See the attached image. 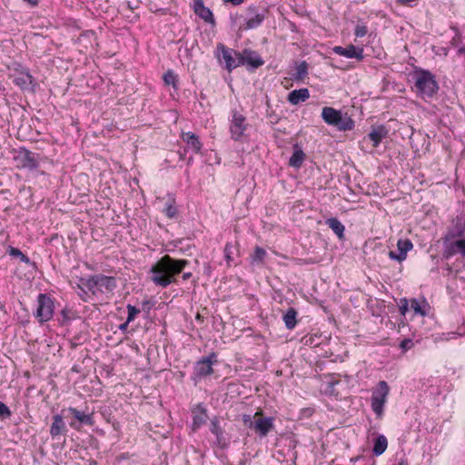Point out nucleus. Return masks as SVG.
Listing matches in <instances>:
<instances>
[{
	"label": "nucleus",
	"instance_id": "6ab92c4d",
	"mask_svg": "<svg viewBox=\"0 0 465 465\" xmlns=\"http://www.w3.org/2000/svg\"><path fill=\"white\" fill-rule=\"evenodd\" d=\"M23 90H33V77L28 73L19 74L14 80Z\"/></svg>",
	"mask_w": 465,
	"mask_h": 465
},
{
	"label": "nucleus",
	"instance_id": "8fccbe9b",
	"mask_svg": "<svg viewBox=\"0 0 465 465\" xmlns=\"http://www.w3.org/2000/svg\"><path fill=\"white\" fill-rule=\"evenodd\" d=\"M458 52H459V54H465V47H461V48H460Z\"/></svg>",
	"mask_w": 465,
	"mask_h": 465
},
{
	"label": "nucleus",
	"instance_id": "c756f323",
	"mask_svg": "<svg viewBox=\"0 0 465 465\" xmlns=\"http://www.w3.org/2000/svg\"><path fill=\"white\" fill-rule=\"evenodd\" d=\"M174 198H173L172 196H169L168 199H167V202L165 203V208L163 210L164 213L166 214V216L168 218H173L175 217L176 213H177V208L176 206L174 205Z\"/></svg>",
	"mask_w": 465,
	"mask_h": 465
},
{
	"label": "nucleus",
	"instance_id": "423d86ee",
	"mask_svg": "<svg viewBox=\"0 0 465 465\" xmlns=\"http://www.w3.org/2000/svg\"><path fill=\"white\" fill-rule=\"evenodd\" d=\"M243 421L245 424L250 422L249 427L261 437H265L273 428V419L269 417L264 418L260 412H256L254 414L253 420H252L250 415H245L243 417Z\"/></svg>",
	"mask_w": 465,
	"mask_h": 465
},
{
	"label": "nucleus",
	"instance_id": "4be33fe9",
	"mask_svg": "<svg viewBox=\"0 0 465 465\" xmlns=\"http://www.w3.org/2000/svg\"><path fill=\"white\" fill-rule=\"evenodd\" d=\"M67 411H69L80 423H84V424H87V425L93 424L92 415L85 414L84 412H82L73 407L68 408Z\"/></svg>",
	"mask_w": 465,
	"mask_h": 465
},
{
	"label": "nucleus",
	"instance_id": "c85d7f7f",
	"mask_svg": "<svg viewBox=\"0 0 465 465\" xmlns=\"http://www.w3.org/2000/svg\"><path fill=\"white\" fill-rule=\"evenodd\" d=\"M304 158V153L300 149H296L289 160V164L292 167H300L302 164Z\"/></svg>",
	"mask_w": 465,
	"mask_h": 465
},
{
	"label": "nucleus",
	"instance_id": "6e6552de",
	"mask_svg": "<svg viewBox=\"0 0 465 465\" xmlns=\"http://www.w3.org/2000/svg\"><path fill=\"white\" fill-rule=\"evenodd\" d=\"M247 125L246 118L242 114L234 112L230 127L232 138L239 140L244 134Z\"/></svg>",
	"mask_w": 465,
	"mask_h": 465
},
{
	"label": "nucleus",
	"instance_id": "a19ab883",
	"mask_svg": "<svg viewBox=\"0 0 465 465\" xmlns=\"http://www.w3.org/2000/svg\"><path fill=\"white\" fill-rule=\"evenodd\" d=\"M78 288L81 290V292L79 293L80 297L84 300V301H86V295H87V291L85 289H87L84 284L83 282H81V284L78 285Z\"/></svg>",
	"mask_w": 465,
	"mask_h": 465
},
{
	"label": "nucleus",
	"instance_id": "dca6fc26",
	"mask_svg": "<svg viewBox=\"0 0 465 465\" xmlns=\"http://www.w3.org/2000/svg\"><path fill=\"white\" fill-rule=\"evenodd\" d=\"M388 134L387 129L380 125L371 130V132L368 134V138L373 143V146L377 147L381 140L386 137Z\"/></svg>",
	"mask_w": 465,
	"mask_h": 465
},
{
	"label": "nucleus",
	"instance_id": "412c9836",
	"mask_svg": "<svg viewBox=\"0 0 465 465\" xmlns=\"http://www.w3.org/2000/svg\"><path fill=\"white\" fill-rule=\"evenodd\" d=\"M326 224L333 231L339 239L344 237V225L336 218L327 219Z\"/></svg>",
	"mask_w": 465,
	"mask_h": 465
},
{
	"label": "nucleus",
	"instance_id": "393cba45",
	"mask_svg": "<svg viewBox=\"0 0 465 465\" xmlns=\"http://www.w3.org/2000/svg\"><path fill=\"white\" fill-rule=\"evenodd\" d=\"M245 64L253 68H258L263 64V61L255 52L245 51Z\"/></svg>",
	"mask_w": 465,
	"mask_h": 465
},
{
	"label": "nucleus",
	"instance_id": "09e8293b",
	"mask_svg": "<svg viewBox=\"0 0 465 465\" xmlns=\"http://www.w3.org/2000/svg\"><path fill=\"white\" fill-rule=\"evenodd\" d=\"M19 257H20L21 261H23V262H29V259L24 253H22V255H20Z\"/></svg>",
	"mask_w": 465,
	"mask_h": 465
},
{
	"label": "nucleus",
	"instance_id": "f03ea898",
	"mask_svg": "<svg viewBox=\"0 0 465 465\" xmlns=\"http://www.w3.org/2000/svg\"><path fill=\"white\" fill-rule=\"evenodd\" d=\"M322 117L327 124L335 126L339 131H350L354 127L353 120L347 114H342L332 107H323Z\"/></svg>",
	"mask_w": 465,
	"mask_h": 465
},
{
	"label": "nucleus",
	"instance_id": "b1692460",
	"mask_svg": "<svg viewBox=\"0 0 465 465\" xmlns=\"http://www.w3.org/2000/svg\"><path fill=\"white\" fill-rule=\"evenodd\" d=\"M65 425L63 420V417L61 415H55L54 416V421L52 423L51 429H50V434L53 437H55L63 432L64 430Z\"/></svg>",
	"mask_w": 465,
	"mask_h": 465
},
{
	"label": "nucleus",
	"instance_id": "473e14b6",
	"mask_svg": "<svg viewBox=\"0 0 465 465\" xmlns=\"http://www.w3.org/2000/svg\"><path fill=\"white\" fill-rule=\"evenodd\" d=\"M411 308L414 311L415 313L420 314L424 316L426 314L425 311L422 309L420 303L416 299L411 300Z\"/></svg>",
	"mask_w": 465,
	"mask_h": 465
},
{
	"label": "nucleus",
	"instance_id": "de8ad7c7",
	"mask_svg": "<svg viewBox=\"0 0 465 465\" xmlns=\"http://www.w3.org/2000/svg\"><path fill=\"white\" fill-rule=\"evenodd\" d=\"M19 257H20L21 261H23V262H29V259L24 253H22V255H20Z\"/></svg>",
	"mask_w": 465,
	"mask_h": 465
},
{
	"label": "nucleus",
	"instance_id": "5701e85b",
	"mask_svg": "<svg viewBox=\"0 0 465 465\" xmlns=\"http://www.w3.org/2000/svg\"><path fill=\"white\" fill-rule=\"evenodd\" d=\"M296 317V310L292 307L289 308L282 317V320L287 329L292 330L295 327L297 323Z\"/></svg>",
	"mask_w": 465,
	"mask_h": 465
},
{
	"label": "nucleus",
	"instance_id": "c03bdc74",
	"mask_svg": "<svg viewBox=\"0 0 465 465\" xmlns=\"http://www.w3.org/2000/svg\"><path fill=\"white\" fill-rule=\"evenodd\" d=\"M411 343V340H403L401 343V347L403 348V349H407L410 347V344Z\"/></svg>",
	"mask_w": 465,
	"mask_h": 465
},
{
	"label": "nucleus",
	"instance_id": "39448f33",
	"mask_svg": "<svg viewBox=\"0 0 465 465\" xmlns=\"http://www.w3.org/2000/svg\"><path fill=\"white\" fill-rule=\"evenodd\" d=\"M390 392V387L384 381L378 382L371 395V409L377 414L381 416L383 413V407L387 401Z\"/></svg>",
	"mask_w": 465,
	"mask_h": 465
},
{
	"label": "nucleus",
	"instance_id": "79ce46f5",
	"mask_svg": "<svg viewBox=\"0 0 465 465\" xmlns=\"http://www.w3.org/2000/svg\"><path fill=\"white\" fill-rule=\"evenodd\" d=\"M9 253L12 256L19 257L23 252L17 248H11Z\"/></svg>",
	"mask_w": 465,
	"mask_h": 465
},
{
	"label": "nucleus",
	"instance_id": "864d4df0",
	"mask_svg": "<svg viewBox=\"0 0 465 465\" xmlns=\"http://www.w3.org/2000/svg\"><path fill=\"white\" fill-rule=\"evenodd\" d=\"M397 465H405L403 461L399 462Z\"/></svg>",
	"mask_w": 465,
	"mask_h": 465
},
{
	"label": "nucleus",
	"instance_id": "2eb2a0df",
	"mask_svg": "<svg viewBox=\"0 0 465 465\" xmlns=\"http://www.w3.org/2000/svg\"><path fill=\"white\" fill-rule=\"evenodd\" d=\"M182 138L183 142L186 143L187 147L193 151L194 153H199L202 148V143H200L198 136L193 133H183Z\"/></svg>",
	"mask_w": 465,
	"mask_h": 465
},
{
	"label": "nucleus",
	"instance_id": "2f4dec72",
	"mask_svg": "<svg viewBox=\"0 0 465 465\" xmlns=\"http://www.w3.org/2000/svg\"><path fill=\"white\" fill-rule=\"evenodd\" d=\"M163 81H164L165 84H167V85L172 84L173 87H175L176 75L173 72L168 71L167 73H165L163 74Z\"/></svg>",
	"mask_w": 465,
	"mask_h": 465
},
{
	"label": "nucleus",
	"instance_id": "f257e3e1",
	"mask_svg": "<svg viewBox=\"0 0 465 465\" xmlns=\"http://www.w3.org/2000/svg\"><path fill=\"white\" fill-rule=\"evenodd\" d=\"M187 260H176L166 254L151 268V281L157 286L165 288L176 282V275L188 265Z\"/></svg>",
	"mask_w": 465,
	"mask_h": 465
},
{
	"label": "nucleus",
	"instance_id": "f8f14e48",
	"mask_svg": "<svg viewBox=\"0 0 465 465\" xmlns=\"http://www.w3.org/2000/svg\"><path fill=\"white\" fill-rule=\"evenodd\" d=\"M23 167L28 169H35L38 166V159L35 153L26 149H21L17 156Z\"/></svg>",
	"mask_w": 465,
	"mask_h": 465
},
{
	"label": "nucleus",
	"instance_id": "f704fd0d",
	"mask_svg": "<svg viewBox=\"0 0 465 465\" xmlns=\"http://www.w3.org/2000/svg\"><path fill=\"white\" fill-rule=\"evenodd\" d=\"M127 310H128V317H127L128 322L134 321V318L136 317V315L140 312L139 309H137L136 307L130 305V304L127 306Z\"/></svg>",
	"mask_w": 465,
	"mask_h": 465
},
{
	"label": "nucleus",
	"instance_id": "aec40b11",
	"mask_svg": "<svg viewBox=\"0 0 465 465\" xmlns=\"http://www.w3.org/2000/svg\"><path fill=\"white\" fill-rule=\"evenodd\" d=\"M220 49L222 50V57L225 62L226 69L232 71L236 68L235 59L232 56L233 51L226 48L224 45H221Z\"/></svg>",
	"mask_w": 465,
	"mask_h": 465
},
{
	"label": "nucleus",
	"instance_id": "e433bc0d",
	"mask_svg": "<svg viewBox=\"0 0 465 465\" xmlns=\"http://www.w3.org/2000/svg\"><path fill=\"white\" fill-rule=\"evenodd\" d=\"M233 54H235V64H236V67L240 66L241 64H245V51L241 54V53H236V52H233Z\"/></svg>",
	"mask_w": 465,
	"mask_h": 465
},
{
	"label": "nucleus",
	"instance_id": "37998d69",
	"mask_svg": "<svg viewBox=\"0 0 465 465\" xmlns=\"http://www.w3.org/2000/svg\"><path fill=\"white\" fill-rule=\"evenodd\" d=\"M224 3H231L233 5H239L243 3L244 0H223Z\"/></svg>",
	"mask_w": 465,
	"mask_h": 465
},
{
	"label": "nucleus",
	"instance_id": "72a5a7b5",
	"mask_svg": "<svg viewBox=\"0 0 465 465\" xmlns=\"http://www.w3.org/2000/svg\"><path fill=\"white\" fill-rule=\"evenodd\" d=\"M233 249H234V246H232L230 243L226 244V246L224 248V255H225V259H226L228 265H230V262L232 261V250Z\"/></svg>",
	"mask_w": 465,
	"mask_h": 465
},
{
	"label": "nucleus",
	"instance_id": "7ed1b4c3",
	"mask_svg": "<svg viewBox=\"0 0 465 465\" xmlns=\"http://www.w3.org/2000/svg\"><path fill=\"white\" fill-rule=\"evenodd\" d=\"M413 79L418 92L423 97H432L439 89L438 83L429 71H415Z\"/></svg>",
	"mask_w": 465,
	"mask_h": 465
},
{
	"label": "nucleus",
	"instance_id": "4c0bfd02",
	"mask_svg": "<svg viewBox=\"0 0 465 465\" xmlns=\"http://www.w3.org/2000/svg\"><path fill=\"white\" fill-rule=\"evenodd\" d=\"M400 312L401 315H405L406 312H408L409 310V302L407 299L403 298V299H401L400 301Z\"/></svg>",
	"mask_w": 465,
	"mask_h": 465
},
{
	"label": "nucleus",
	"instance_id": "9b49d317",
	"mask_svg": "<svg viewBox=\"0 0 465 465\" xmlns=\"http://www.w3.org/2000/svg\"><path fill=\"white\" fill-rule=\"evenodd\" d=\"M193 11L196 15L203 19L205 23L215 25V19L210 8L206 7L203 0H193Z\"/></svg>",
	"mask_w": 465,
	"mask_h": 465
},
{
	"label": "nucleus",
	"instance_id": "58836bf2",
	"mask_svg": "<svg viewBox=\"0 0 465 465\" xmlns=\"http://www.w3.org/2000/svg\"><path fill=\"white\" fill-rule=\"evenodd\" d=\"M205 421V414L195 415L193 417V427L198 428Z\"/></svg>",
	"mask_w": 465,
	"mask_h": 465
},
{
	"label": "nucleus",
	"instance_id": "0eeeda50",
	"mask_svg": "<svg viewBox=\"0 0 465 465\" xmlns=\"http://www.w3.org/2000/svg\"><path fill=\"white\" fill-rule=\"evenodd\" d=\"M54 313V302L50 297L45 294L38 296V307L36 310V317L40 322L49 321Z\"/></svg>",
	"mask_w": 465,
	"mask_h": 465
},
{
	"label": "nucleus",
	"instance_id": "cd10ccee",
	"mask_svg": "<svg viewBox=\"0 0 465 465\" xmlns=\"http://www.w3.org/2000/svg\"><path fill=\"white\" fill-rule=\"evenodd\" d=\"M308 74V64L305 61L300 63L296 67V72L293 74V79L302 82Z\"/></svg>",
	"mask_w": 465,
	"mask_h": 465
},
{
	"label": "nucleus",
	"instance_id": "1a4fd4ad",
	"mask_svg": "<svg viewBox=\"0 0 465 465\" xmlns=\"http://www.w3.org/2000/svg\"><path fill=\"white\" fill-rule=\"evenodd\" d=\"M398 253L393 251L389 252V257L391 260L398 261L399 262H403L407 257V252L413 248L412 242L409 239H400L397 242Z\"/></svg>",
	"mask_w": 465,
	"mask_h": 465
},
{
	"label": "nucleus",
	"instance_id": "ea45409f",
	"mask_svg": "<svg viewBox=\"0 0 465 465\" xmlns=\"http://www.w3.org/2000/svg\"><path fill=\"white\" fill-rule=\"evenodd\" d=\"M11 415V411L9 408L2 401H0V416L1 417H9Z\"/></svg>",
	"mask_w": 465,
	"mask_h": 465
},
{
	"label": "nucleus",
	"instance_id": "20e7f679",
	"mask_svg": "<svg viewBox=\"0 0 465 465\" xmlns=\"http://www.w3.org/2000/svg\"><path fill=\"white\" fill-rule=\"evenodd\" d=\"M83 284L94 295L97 292H112L116 287L115 279L114 277L97 274L90 277L89 279H81Z\"/></svg>",
	"mask_w": 465,
	"mask_h": 465
},
{
	"label": "nucleus",
	"instance_id": "a18cd8bd",
	"mask_svg": "<svg viewBox=\"0 0 465 465\" xmlns=\"http://www.w3.org/2000/svg\"><path fill=\"white\" fill-rule=\"evenodd\" d=\"M129 322H128V320H127L125 322H124L123 324H121V325L119 326V329H120L121 331H125V330L127 329V326H128Z\"/></svg>",
	"mask_w": 465,
	"mask_h": 465
},
{
	"label": "nucleus",
	"instance_id": "4468645a",
	"mask_svg": "<svg viewBox=\"0 0 465 465\" xmlns=\"http://www.w3.org/2000/svg\"><path fill=\"white\" fill-rule=\"evenodd\" d=\"M310 97V93L307 88H301L298 90H293L288 94V101L292 104H298L301 102L306 101Z\"/></svg>",
	"mask_w": 465,
	"mask_h": 465
},
{
	"label": "nucleus",
	"instance_id": "c9c22d12",
	"mask_svg": "<svg viewBox=\"0 0 465 465\" xmlns=\"http://www.w3.org/2000/svg\"><path fill=\"white\" fill-rule=\"evenodd\" d=\"M367 34V27L364 25L358 24L355 27V35L363 37Z\"/></svg>",
	"mask_w": 465,
	"mask_h": 465
},
{
	"label": "nucleus",
	"instance_id": "a211bd4d",
	"mask_svg": "<svg viewBox=\"0 0 465 465\" xmlns=\"http://www.w3.org/2000/svg\"><path fill=\"white\" fill-rule=\"evenodd\" d=\"M213 361L209 358L199 361L195 366V373L198 376H206L213 372Z\"/></svg>",
	"mask_w": 465,
	"mask_h": 465
},
{
	"label": "nucleus",
	"instance_id": "49530a36",
	"mask_svg": "<svg viewBox=\"0 0 465 465\" xmlns=\"http://www.w3.org/2000/svg\"><path fill=\"white\" fill-rule=\"evenodd\" d=\"M192 277V273L191 272H184L183 274V280H188Z\"/></svg>",
	"mask_w": 465,
	"mask_h": 465
},
{
	"label": "nucleus",
	"instance_id": "bb28decb",
	"mask_svg": "<svg viewBox=\"0 0 465 465\" xmlns=\"http://www.w3.org/2000/svg\"><path fill=\"white\" fill-rule=\"evenodd\" d=\"M387 445H388V442H387L386 437L383 435H380L375 440L373 450H372L373 453L376 456L381 455L386 450Z\"/></svg>",
	"mask_w": 465,
	"mask_h": 465
},
{
	"label": "nucleus",
	"instance_id": "ddd939ff",
	"mask_svg": "<svg viewBox=\"0 0 465 465\" xmlns=\"http://www.w3.org/2000/svg\"><path fill=\"white\" fill-rule=\"evenodd\" d=\"M333 52L347 58H357L359 60L362 59V49H357L352 45H350L346 47L335 46L333 47Z\"/></svg>",
	"mask_w": 465,
	"mask_h": 465
},
{
	"label": "nucleus",
	"instance_id": "7c9ffc66",
	"mask_svg": "<svg viewBox=\"0 0 465 465\" xmlns=\"http://www.w3.org/2000/svg\"><path fill=\"white\" fill-rule=\"evenodd\" d=\"M211 431H212V433H213L216 436L218 443L222 444L223 443V430L219 426L217 420L212 421Z\"/></svg>",
	"mask_w": 465,
	"mask_h": 465
},
{
	"label": "nucleus",
	"instance_id": "3c124183",
	"mask_svg": "<svg viewBox=\"0 0 465 465\" xmlns=\"http://www.w3.org/2000/svg\"><path fill=\"white\" fill-rule=\"evenodd\" d=\"M70 426H71V427H74V428H76L74 422H71V423H70Z\"/></svg>",
	"mask_w": 465,
	"mask_h": 465
},
{
	"label": "nucleus",
	"instance_id": "f3484780",
	"mask_svg": "<svg viewBox=\"0 0 465 465\" xmlns=\"http://www.w3.org/2000/svg\"><path fill=\"white\" fill-rule=\"evenodd\" d=\"M248 11H249L250 14H252V15L253 14L254 16L249 18L246 21V25H245V27H244V29H246V30L253 29V28L258 27L262 23V21L264 20V15L263 14L256 13L255 7H252L251 6V7H249Z\"/></svg>",
	"mask_w": 465,
	"mask_h": 465
},
{
	"label": "nucleus",
	"instance_id": "9d476101",
	"mask_svg": "<svg viewBox=\"0 0 465 465\" xmlns=\"http://www.w3.org/2000/svg\"><path fill=\"white\" fill-rule=\"evenodd\" d=\"M449 238L446 237L444 240V256L450 257L457 253H460L465 257V239H460L452 242H448Z\"/></svg>",
	"mask_w": 465,
	"mask_h": 465
},
{
	"label": "nucleus",
	"instance_id": "a878e982",
	"mask_svg": "<svg viewBox=\"0 0 465 465\" xmlns=\"http://www.w3.org/2000/svg\"><path fill=\"white\" fill-rule=\"evenodd\" d=\"M266 255H267V252L263 248H262L260 246H256L254 248L253 253L251 255V263L257 264V265H262Z\"/></svg>",
	"mask_w": 465,
	"mask_h": 465
},
{
	"label": "nucleus",
	"instance_id": "603ef678",
	"mask_svg": "<svg viewBox=\"0 0 465 465\" xmlns=\"http://www.w3.org/2000/svg\"><path fill=\"white\" fill-rule=\"evenodd\" d=\"M196 319H198V320L201 319V315L199 313L196 315Z\"/></svg>",
	"mask_w": 465,
	"mask_h": 465
}]
</instances>
